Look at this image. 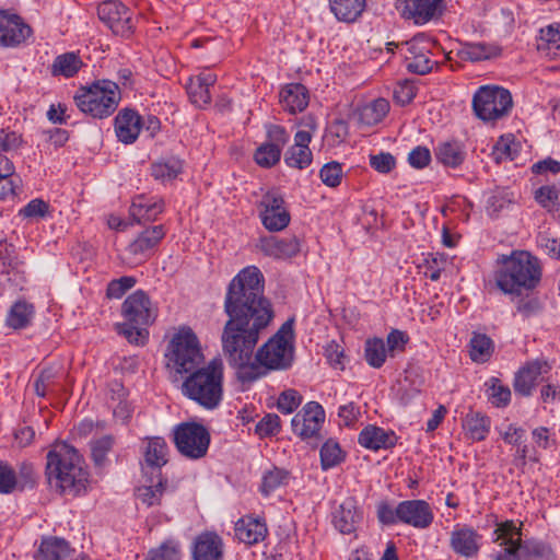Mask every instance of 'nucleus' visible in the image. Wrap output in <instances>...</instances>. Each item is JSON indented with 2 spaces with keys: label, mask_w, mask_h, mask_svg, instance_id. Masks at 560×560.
I'll use <instances>...</instances> for the list:
<instances>
[{
  "label": "nucleus",
  "mask_w": 560,
  "mask_h": 560,
  "mask_svg": "<svg viewBox=\"0 0 560 560\" xmlns=\"http://www.w3.org/2000/svg\"><path fill=\"white\" fill-rule=\"evenodd\" d=\"M539 50L559 49L560 48V25H548L540 30L539 42L537 45Z\"/></svg>",
  "instance_id": "nucleus-56"
},
{
  "label": "nucleus",
  "mask_w": 560,
  "mask_h": 560,
  "mask_svg": "<svg viewBox=\"0 0 560 560\" xmlns=\"http://www.w3.org/2000/svg\"><path fill=\"white\" fill-rule=\"evenodd\" d=\"M521 551L524 560H555L551 548L540 541L521 542Z\"/></svg>",
  "instance_id": "nucleus-48"
},
{
  "label": "nucleus",
  "mask_w": 560,
  "mask_h": 560,
  "mask_svg": "<svg viewBox=\"0 0 560 560\" xmlns=\"http://www.w3.org/2000/svg\"><path fill=\"white\" fill-rule=\"evenodd\" d=\"M32 34L31 27L21 16L0 9V45L16 47Z\"/></svg>",
  "instance_id": "nucleus-17"
},
{
  "label": "nucleus",
  "mask_w": 560,
  "mask_h": 560,
  "mask_svg": "<svg viewBox=\"0 0 560 560\" xmlns=\"http://www.w3.org/2000/svg\"><path fill=\"white\" fill-rule=\"evenodd\" d=\"M358 442L361 446L378 451L387 450L396 444V436L393 431H386L375 425L365 427L359 434Z\"/></svg>",
  "instance_id": "nucleus-29"
},
{
  "label": "nucleus",
  "mask_w": 560,
  "mask_h": 560,
  "mask_svg": "<svg viewBox=\"0 0 560 560\" xmlns=\"http://www.w3.org/2000/svg\"><path fill=\"white\" fill-rule=\"evenodd\" d=\"M268 533L265 522L258 518H241L235 525V534L240 541L255 545L264 540Z\"/></svg>",
  "instance_id": "nucleus-34"
},
{
  "label": "nucleus",
  "mask_w": 560,
  "mask_h": 560,
  "mask_svg": "<svg viewBox=\"0 0 560 560\" xmlns=\"http://www.w3.org/2000/svg\"><path fill=\"white\" fill-rule=\"evenodd\" d=\"M343 459L339 444L332 440L326 441L320 448V463L324 470L332 468Z\"/></svg>",
  "instance_id": "nucleus-49"
},
{
  "label": "nucleus",
  "mask_w": 560,
  "mask_h": 560,
  "mask_svg": "<svg viewBox=\"0 0 560 560\" xmlns=\"http://www.w3.org/2000/svg\"><path fill=\"white\" fill-rule=\"evenodd\" d=\"M389 103L385 98H377L361 110V120L366 125L378 124L388 113Z\"/></svg>",
  "instance_id": "nucleus-46"
},
{
  "label": "nucleus",
  "mask_w": 560,
  "mask_h": 560,
  "mask_svg": "<svg viewBox=\"0 0 560 560\" xmlns=\"http://www.w3.org/2000/svg\"><path fill=\"white\" fill-rule=\"evenodd\" d=\"M302 402L301 394L295 389H287L282 392L278 398L277 407L280 412L292 413Z\"/></svg>",
  "instance_id": "nucleus-58"
},
{
  "label": "nucleus",
  "mask_w": 560,
  "mask_h": 560,
  "mask_svg": "<svg viewBox=\"0 0 560 560\" xmlns=\"http://www.w3.org/2000/svg\"><path fill=\"white\" fill-rule=\"evenodd\" d=\"M49 210V205L40 198H36L26 203L19 211V215L23 219H40L44 218Z\"/></svg>",
  "instance_id": "nucleus-60"
},
{
  "label": "nucleus",
  "mask_w": 560,
  "mask_h": 560,
  "mask_svg": "<svg viewBox=\"0 0 560 560\" xmlns=\"http://www.w3.org/2000/svg\"><path fill=\"white\" fill-rule=\"evenodd\" d=\"M260 219L262 225L270 232H278L285 229L290 223V213L284 207L283 197L269 191L262 196L260 201Z\"/></svg>",
  "instance_id": "nucleus-13"
},
{
  "label": "nucleus",
  "mask_w": 560,
  "mask_h": 560,
  "mask_svg": "<svg viewBox=\"0 0 560 560\" xmlns=\"http://www.w3.org/2000/svg\"><path fill=\"white\" fill-rule=\"evenodd\" d=\"M370 166L381 174H387L396 166V159L389 152L370 155Z\"/></svg>",
  "instance_id": "nucleus-61"
},
{
  "label": "nucleus",
  "mask_w": 560,
  "mask_h": 560,
  "mask_svg": "<svg viewBox=\"0 0 560 560\" xmlns=\"http://www.w3.org/2000/svg\"><path fill=\"white\" fill-rule=\"evenodd\" d=\"M143 469L150 468L161 477V468L168 462V446L163 438L154 436L148 440L144 451Z\"/></svg>",
  "instance_id": "nucleus-28"
},
{
  "label": "nucleus",
  "mask_w": 560,
  "mask_h": 560,
  "mask_svg": "<svg viewBox=\"0 0 560 560\" xmlns=\"http://www.w3.org/2000/svg\"><path fill=\"white\" fill-rule=\"evenodd\" d=\"M164 210V202L161 199L147 198L143 195L133 198L129 213L133 222L141 224L152 222Z\"/></svg>",
  "instance_id": "nucleus-27"
},
{
  "label": "nucleus",
  "mask_w": 560,
  "mask_h": 560,
  "mask_svg": "<svg viewBox=\"0 0 560 560\" xmlns=\"http://www.w3.org/2000/svg\"><path fill=\"white\" fill-rule=\"evenodd\" d=\"M537 244L551 258H560V238L551 237L547 232L537 235Z\"/></svg>",
  "instance_id": "nucleus-64"
},
{
  "label": "nucleus",
  "mask_w": 560,
  "mask_h": 560,
  "mask_svg": "<svg viewBox=\"0 0 560 560\" xmlns=\"http://www.w3.org/2000/svg\"><path fill=\"white\" fill-rule=\"evenodd\" d=\"M324 421L325 411L322 405L316 401H308L292 418L291 425L295 434L306 440L318 434Z\"/></svg>",
  "instance_id": "nucleus-14"
},
{
  "label": "nucleus",
  "mask_w": 560,
  "mask_h": 560,
  "mask_svg": "<svg viewBox=\"0 0 560 560\" xmlns=\"http://www.w3.org/2000/svg\"><path fill=\"white\" fill-rule=\"evenodd\" d=\"M173 440L180 455L189 459H200L208 452L210 433L200 423L183 422L174 428Z\"/></svg>",
  "instance_id": "nucleus-10"
},
{
  "label": "nucleus",
  "mask_w": 560,
  "mask_h": 560,
  "mask_svg": "<svg viewBox=\"0 0 560 560\" xmlns=\"http://www.w3.org/2000/svg\"><path fill=\"white\" fill-rule=\"evenodd\" d=\"M182 160L174 156L155 162L151 166V175L162 183L172 182L182 173Z\"/></svg>",
  "instance_id": "nucleus-40"
},
{
  "label": "nucleus",
  "mask_w": 560,
  "mask_h": 560,
  "mask_svg": "<svg viewBox=\"0 0 560 560\" xmlns=\"http://www.w3.org/2000/svg\"><path fill=\"white\" fill-rule=\"evenodd\" d=\"M342 164L337 161H331L323 165L319 171L322 182L328 187H337L342 179Z\"/></svg>",
  "instance_id": "nucleus-55"
},
{
  "label": "nucleus",
  "mask_w": 560,
  "mask_h": 560,
  "mask_svg": "<svg viewBox=\"0 0 560 560\" xmlns=\"http://www.w3.org/2000/svg\"><path fill=\"white\" fill-rule=\"evenodd\" d=\"M34 307L24 301L14 303L7 316L5 324L12 329H23L27 327L32 320Z\"/></svg>",
  "instance_id": "nucleus-41"
},
{
  "label": "nucleus",
  "mask_w": 560,
  "mask_h": 560,
  "mask_svg": "<svg viewBox=\"0 0 560 560\" xmlns=\"http://www.w3.org/2000/svg\"><path fill=\"white\" fill-rule=\"evenodd\" d=\"M402 45L407 48L405 65L409 72L423 75L432 70L435 62L428 57L430 44L423 35L415 36Z\"/></svg>",
  "instance_id": "nucleus-16"
},
{
  "label": "nucleus",
  "mask_w": 560,
  "mask_h": 560,
  "mask_svg": "<svg viewBox=\"0 0 560 560\" xmlns=\"http://www.w3.org/2000/svg\"><path fill=\"white\" fill-rule=\"evenodd\" d=\"M115 445V438L110 434L93 439L90 442L91 457L96 467H104L107 463V454Z\"/></svg>",
  "instance_id": "nucleus-44"
},
{
  "label": "nucleus",
  "mask_w": 560,
  "mask_h": 560,
  "mask_svg": "<svg viewBox=\"0 0 560 560\" xmlns=\"http://www.w3.org/2000/svg\"><path fill=\"white\" fill-rule=\"evenodd\" d=\"M74 101L82 113L103 119L116 110L120 101L119 86L110 80L96 81L81 88Z\"/></svg>",
  "instance_id": "nucleus-8"
},
{
  "label": "nucleus",
  "mask_w": 560,
  "mask_h": 560,
  "mask_svg": "<svg viewBox=\"0 0 560 560\" xmlns=\"http://www.w3.org/2000/svg\"><path fill=\"white\" fill-rule=\"evenodd\" d=\"M541 279L539 260L525 250L502 256L494 272L497 287L505 294H520L524 290L535 289Z\"/></svg>",
  "instance_id": "nucleus-3"
},
{
  "label": "nucleus",
  "mask_w": 560,
  "mask_h": 560,
  "mask_svg": "<svg viewBox=\"0 0 560 560\" xmlns=\"http://www.w3.org/2000/svg\"><path fill=\"white\" fill-rule=\"evenodd\" d=\"M264 275L256 266L242 269L229 283L224 298L228 320L221 342L230 365L243 383H252L270 370H287L293 362V347L267 341L256 352L260 332L273 318L270 301L264 295Z\"/></svg>",
  "instance_id": "nucleus-1"
},
{
  "label": "nucleus",
  "mask_w": 560,
  "mask_h": 560,
  "mask_svg": "<svg viewBox=\"0 0 560 560\" xmlns=\"http://www.w3.org/2000/svg\"><path fill=\"white\" fill-rule=\"evenodd\" d=\"M550 365L545 360H533L522 366L514 377V390L516 394L528 397L532 395L538 377L548 373Z\"/></svg>",
  "instance_id": "nucleus-20"
},
{
  "label": "nucleus",
  "mask_w": 560,
  "mask_h": 560,
  "mask_svg": "<svg viewBox=\"0 0 560 560\" xmlns=\"http://www.w3.org/2000/svg\"><path fill=\"white\" fill-rule=\"evenodd\" d=\"M521 150V143L516 141L515 136L506 133L501 136L494 143L491 156L495 163L503 161H513Z\"/></svg>",
  "instance_id": "nucleus-38"
},
{
  "label": "nucleus",
  "mask_w": 560,
  "mask_h": 560,
  "mask_svg": "<svg viewBox=\"0 0 560 560\" xmlns=\"http://www.w3.org/2000/svg\"><path fill=\"white\" fill-rule=\"evenodd\" d=\"M217 82V75L211 72H201L196 77L189 78L186 84V91L190 102L203 108L211 103L210 86Z\"/></svg>",
  "instance_id": "nucleus-25"
},
{
  "label": "nucleus",
  "mask_w": 560,
  "mask_h": 560,
  "mask_svg": "<svg viewBox=\"0 0 560 560\" xmlns=\"http://www.w3.org/2000/svg\"><path fill=\"white\" fill-rule=\"evenodd\" d=\"M501 54V48L486 43H466L458 49L457 56L462 60L481 61Z\"/></svg>",
  "instance_id": "nucleus-36"
},
{
  "label": "nucleus",
  "mask_w": 560,
  "mask_h": 560,
  "mask_svg": "<svg viewBox=\"0 0 560 560\" xmlns=\"http://www.w3.org/2000/svg\"><path fill=\"white\" fill-rule=\"evenodd\" d=\"M334 16L343 23L358 21L366 8V0H328Z\"/></svg>",
  "instance_id": "nucleus-33"
},
{
  "label": "nucleus",
  "mask_w": 560,
  "mask_h": 560,
  "mask_svg": "<svg viewBox=\"0 0 560 560\" xmlns=\"http://www.w3.org/2000/svg\"><path fill=\"white\" fill-rule=\"evenodd\" d=\"M114 127L118 141L131 144L140 135L142 118L135 109L124 108L116 115Z\"/></svg>",
  "instance_id": "nucleus-21"
},
{
  "label": "nucleus",
  "mask_w": 560,
  "mask_h": 560,
  "mask_svg": "<svg viewBox=\"0 0 560 560\" xmlns=\"http://www.w3.org/2000/svg\"><path fill=\"white\" fill-rule=\"evenodd\" d=\"M494 541H500L501 549L493 555V560H521V529L512 521L498 525Z\"/></svg>",
  "instance_id": "nucleus-15"
},
{
  "label": "nucleus",
  "mask_w": 560,
  "mask_h": 560,
  "mask_svg": "<svg viewBox=\"0 0 560 560\" xmlns=\"http://www.w3.org/2000/svg\"><path fill=\"white\" fill-rule=\"evenodd\" d=\"M417 94V88L410 80L398 82L394 89V100L400 105L409 104Z\"/></svg>",
  "instance_id": "nucleus-62"
},
{
  "label": "nucleus",
  "mask_w": 560,
  "mask_h": 560,
  "mask_svg": "<svg viewBox=\"0 0 560 560\" xmlns=\"http://www.w3.org/2000/svg\"><path fill=\"white\" fill-rule=\"evenodd\" d=\"M222 539L215 533L200 534L194 545V560H222Z\"/></svg>",
  "instance_id": "nucleus-30"
},
{
  "label": "nucleus",
  "mask_w": 560,
  "mask_h": 560,
  "mask_svg": "<svg viewBox=\"0 0 560 560\" xmlns=\"http://www.w3.org/2000/svg\"><path fill=\"white\" fill-rule=\"evenodd\" d=\"M290 136L279 125L266 126V141L256 148L254 161L262 168H271L280 162L282 150L289 142Z\"/></svg>",
  "instance_id": "nucleus-12"
},
{
  "label": "nucleus",
  "mask_w": 560,
  "mask_h": 560,
  "mask_svg": "<svg viewBox=\"0 0 560 560\" xmlns=\"http://www.w3.org/2000/svg\"><path fill=\"white\" fill-rule=\"evenodd\" d=\"M165 235L166 230L164 225L149 226L140 232L127 246V252L135 257L148 258Z\"/></svg>",
  "instance_id": "nucleus-22"
},
{
  "label": "nucleus",
  "mask_w": 560,
  "mask_h": 560,
  "mask_svg": "<svg viewBox=\"0 0 560 560\" xmlns=\"http://www.w3.org/2000/svg\"><path fill=\"white\" fill-rule=\"evenodd\" d=\"M466 155L465 145L457 140L441 142L435 148V158L445 167H459Z\"/></svg>",
  "instance_id": "nucleus-35"
},
{
  "label": "nucleus",
  "mask_w": 560,
  "mask_h": 560,
  "mask_svg": "<svg viewBox=\"0 0 560 560\" xmlns=\"http://www.w3.org/2000/svg\"><path fill=\"white\" fill-rule=\"evenodd\" d=\"M313 160V154L311 149H303L296 147H290L284 153V163L289 167L304 170L306 168Z\"/></svg>",
  "instance_id": "nucleus-50"
},
{
  "label": "nucleus",
  "mask_w": 560,
  "mask_h": 560,
  "mask_svg": "<svg viewBox=\"0 0 560 560\" xmlns=\"http://www.w3.org/2000/svg\"><path fill=\"white\" fill-rule=\"evenodd\" d=\"M121 313L126 320L116 325L117 332L132 345H145L149 338L148 326L158 316V310L152 306L148 294L142 290L135 291L124 301Z\"/></svg>",
  "instance_id": "nucleus-6"
},
{
  "label": "nucleus",
  "mask_w": 560,
  "mask_h": 560,
  "mask_svg": "<svg viewBox=\"0 0 560 560\" xmlns=\"http://www.w3.org/2000/svg\"><path fill=\"white\" fill-rule=\"evenodd\" d=\"M291 479L292 476L288 469L271 466L262 471L258 490L264 498H268L277 490L287 487Z\"/></svg>",
  "instance_id": "nucleus-32"
},
{
  "label": "nucleus",
  "mask_w": 560,
  "mask_h": 560,
  "mask_svg": "<svg viewBox=\"0 0 560 560\" xmlns=\"http://www.w3.org/2000/svg\"><path fill=\"white\" fill-rule=\"evenodd\" d=\"M280 103L290 114L303 112L310 101L307 89L301 83L287 84L279 94Z\"/></svg>",
  "instance_id": "nucleus-31"
},
{
  "label": "nucleus",
  "mask_w": 560,
  "mask_h": 560,
  "mask_svg": "<svg viewBox=\"0 0 560 560\" xmlns=\"http://www.w3.org/2000/svg\"><path fill=\"white\" fill-rule=\"evenodd\" d=\"M46 476L49 485L60 493L77 495L85 490L89 471L78 450L67 442L57 443L46 456Z\"/></svg>",
  "instance_id": "nucleus-2"
},
{
  "label": "nucleus",
  "mask_w": 560,
  "mask_h": 560,
  "mask_svg": "<svg viewBox=\"0 0 560 560\" xmlns=\"http://www.w3.org/2000/svg\"><path fill=\"white\" fill-rule=\"evenodd\" d=\"M20 482L15 469L5 460H0V494L13 493Z\"/></svg>",
  "instance_id": "nucleus-52"
},
{
  "label": "nucleus",
  "mask_w": 560,
  "mask_h": 560,
  "mask_svg": "<svg viewBox=\"0 0 560 560\" xmlns=\"http://www.w3.org/2000/svg\"><path fill=\"white\" fill-rule=\"evenodd\" d=\"M482 536L472 527L456 525L451 533L450 547L458 556L474 558L479 552Z\"/></svg>",
  "instance_id": "nucleus-19"
},
{
  "label": "nucleus",
  "mask_w": 560,
  "mask_h": 560,
  "mask_svg": "<svg viewBox=\"0 0 560 560\" xmlns=\"http://www.w3.org/2000/svg\"><path fill=\"white\" fill-rule=\"evenodd\" d=\"M443 0H404L402 16L425 24L442 11Z\"/></svg>",
  "instance_id": "nucleus-24"
},
{
  "label": "nucleus",
  "mask_w": 560,
  "mask_h": 560,
  "mask_svg": "<svg viewBox=\"0 0 560 560\" xmlns=\"http://www.w3.org/2000/svg\"><path fill=\"white\" fill-rule=\"evenodd\" d=\"M490 425V418L480 412H470L463 421V428L467 436L477 442L483 441L487 438Z\"/></svg>",
  "instance_id": "nucleus-37"
},
{
  "label": "nucleus",
  "mask_w": 560,
  "mask_h": 560,
  "mask_svg": "<svg viewBox=\"0 0 560 560\" xmlns=\"http://www.w3.org/2000/svg\"><path fill=\"white\" fill-rule=\"evenodd\" d=\"M96 13L98 20L109 28L113 34L129 37L133 33L132 13L121 1H102L96 7Z\"/></svg>",
  "instance_id": "nucleus-11"
},
{
  "label": "nucleus",
  "mask_w": 560,
  "mask_h": 560,
  "mask_svg": "<svg viewBox=\"0 0 560 560\" xmlns=\"http://www.w3.org/2000/svg\"><path fill=\"white\" fill-rule=\"evenodd\" d=\"M182 394L206 410L217 409L223 399V363L212 359L183 377Z\"/></svg>",
  "instance_id": "nucleus-4"
},
{
  "label": "nucleus",
  "mask_w": 560,
  "mask_h": 560,
  "mask_svg": "<svg viewBox=\"0 0 560 560\" xmlns=\"http://www.w3.org/2000/svg\"><path fill=\"white\" fill-rule=\"evenodd\" d=\"M376 515L382 525L392 526L401 523L418 529L428 528L434 520L431 505L421 499L405 500L397 505L382 500L376 504Z\"/></svg>",
  "instance_id": "nucleus-7"
},
{
  "label": "nucleus",
  "mask_w": 560,
  "mask_h": 560,
  "mask_svg": "<svg viewBox=\"0 0 560 560\" xmlns=\"http://www.w3.org/2000/svg\"><path fill=\"white\" fill-rule=\"evenodd\" d=\"M513 101L509 90L495 85L480 86L472 97V108L478 118L493 121L508 115Z\"/></svg>",
  "instance_id": "nucleus-9"
},
{
  "label": "nucleus",
  "mask_w": 560,
  "mask_h": 560,
  "mask_svg": "<svg viewBox=\"0 0 560 560\" xmlns=\"http://www.w3.org/2000/svg\"><path fill=\"white\" fill-rule=\"evenodd\" d=\"M364 357L371 366L375 369L381 368L386 360V348L383 339H368L365 342Z\"/></svg>",
  "instance_id": "nucleus-47"
},
{
  "label": "nucleus",
  "mask_w": 560,
  "mask_h": 560,
  "mask_svg": "<svg viewBox=\"0 0 560 560\" xmlns=\"http://www.w3.org/2000/svg\"><path fill=\"white\" fill-rule=\"evenodd\" d=\"M487 386L486 393L490 404L497 408H504L511 401V389L509 386L503 385L497 377H491L485 384Z\"/></svg>",
  "instance_id": "nucleus-43"
},
{
  "label": "nucleus",
  "mask_w": 560,
  "mask_h": 560,
  "mask_svg": "<svg viewBox=\"0 0 560 560\" xmlns=\"http://www.w3.org/2000/svg\"><path fill=\"white\" fill-rule=\"evenodd\" d=\"M137 280L131 276L114 279L107 284L106 295L109 299H120L128 290L135 287Z\"/></svg>",
  "instance_id": "nucleus-57"
},
{
  "label": "nucleus",
  "mask_w": 560,
  "mask_h": 560,
  "mask_svg": "<svg viewBox=\"0 0 560 560\" xmlns=\"http://www.w3.org/2000/svg\"><path fill=\"white\" fill-rule=\"evenodd\" d=\"M74 549L61 537H43L35 553L36 560H70Z\"/></svg>",
  "instance_id": "nucleus-26"
},
{
  "label": "nucleus",
  "mask_w": 560,
  "mask_h": 560,
  "mask_svg": "<svg viewBox=\"0 0 560 560\" xmlns=\"http://www.w3.org/2000/svg\"><path fill=\"white\" fill-rule=\"evenodd\" d=\"M363 514L354 498L348 497L331 512L334 527L343 535L352 534L362 522Z\"/></svg>",
  "instance_id": "nucleus-18"
},
{
  "label": "nucleus",
  "mask_w": 560,
  "mask_h": 560,
  "mask_svg": "<svg viewBox=\"0 0 560 560\" xmlns=\"http://www.w3.org/2000/svg\"><path fill=\"white\" fill-rule=\"evenodd\" d=\"M470 346V358L474 362L485 363L487 362L493 352V342L485 334H475L469 342Z\"/></svg>",
  "instance_id": "nucleus-42"
},
{
  "label": "nucleus",
  "mask_w": 560,
  "mask_h": 560,
  "mask_svg": "<svg viewBox=\"0 0 560 560\" xmlns=\"http://www.w3.org/2000/svg\"><path fill=\"white\" fill-rule=\"evenodd\" d=\"M258 247L266 256L277 259H287L298 255L301 249V244L296 236L283 238L266 236L259 240Z\"/></svg>",
  "instance_id": "nucleus-23"
},
{
  "label": "nucleus",
  "mask_w": 560,
  "mask_h": 560,
  "mask_svg": "<svg viewBox=\"0 0 560 560\" xmlns=\"http://www.w3.org/2000/svg\"><path fill=\"white\" fill-rule=\"evenodd\" d=\"M145 560H180L178 541L167 539L159 548L151 550Z\"/></svg>",
  "instance_id": "nucleus-54"
},
{
  "label": "nucleus",
  "mask_w": 560,
  "mask_h": 560,
  "mask_svg": "<svg viewBox=\"0 0 560 560\" xmlns=\"http://www.w3.org/2000/svg\"><path fill=\"white\" fill-rule=\"evenodd\" d=\"M3 162V176L0 175V199L16 196V189L19 188L18 183L13 178L15 170L13 162L11 160H4Z\"/></svg>",
  "instance_id": "nucleus-51"
},
{
  "label": "nucleus",
  "mask_w": 560,
  "mask_h": 560,
  "mask_svg": "<svg viewBox=\"0 0 560 560\" xmlns=\"http://www.w3.org/2000/svg\"><path fill=\"white\" fill-rule=\"evenodd\" d=\"M166 480L161 477L155 485L141 486L136 490L137 499L148 508L160 504L165 490Z\"/></svg>",
  "instance_id": "nucleus-45"
},
{
  "label": "nucleus",
  "mask_w": 560,
  "mask_h": 560,
  "mask_svg": "<svg viewBox=\"0 0 560 560\" xmlns=\"http://www.w3.org/2000/svg\"><path fill=\"white\" fill-rule=\"evenodd\" d=\"M511 202L512 198L506 190H493L486 201V211L490 217H498Z\"/></svg>",
  "instance_id": "nucleus-53"
},
{
  "label": "nucleus",
  "mask_w": 560,
  "mask_h": 560,
  "mask_svg": "<svg viewBox=\"0 0 560 560\" xmlns=\"http://www.w3.org/2000/svg\"><path fill=\"white\" fill-rule=\"evenodd\" d=\"M83 62L75 52H65L57 56L51 65V74L54 77L62 75L72 78L81 69Z\"/></svg>",
  "instance_id": "nucleus-39"
},
{
  "label": "nucleus",
  "mask_w": 560,
  "mask_h": 560,
  "mask_svg": "<svg viewBox=\"0 0 560 560\" xmlns=\"http://www.w3.org/2000/svg\"><path fill=\"white\" fill-rule=\"evenodd\" d=\"M55 383V372L52 369H44L34 382V390L38 397H45Z\"/></svg>",
  "instance_id": "nucleus-63"
},
{
  "label": "nucleus",
  "mask_w": 560,
  "mask_h": 560,
  "mask_svg": "<svg viewBox=\"0 0 560 560\" xmlns=\"http://www.w3.org/2000/svg\"><path fill=\"white\" fill-rule=\"evenodd\" d=\"M281 430L280 418L276 413H267L256 424V433L260 436H273Z\"/></svg>",
  "instance_id": "nucleus-59"
},
{
  "label": "nucleus",
  "mask_w": 560,
  "mask_h": 560,
  "mask_svg": "<svg viewBox=\"0 0 560 560\" xmlns=\"http://www.w3.org/2000/svg\"><path fill=\"white\" fill-rule=\"evenodd\" d=\"M205 355L200 341L188 326L180 327L171 338L165 351V366L174 381L202 366Z\"/></svg>",
  "instance_id": "nucleus-5"
}]
</instances>
